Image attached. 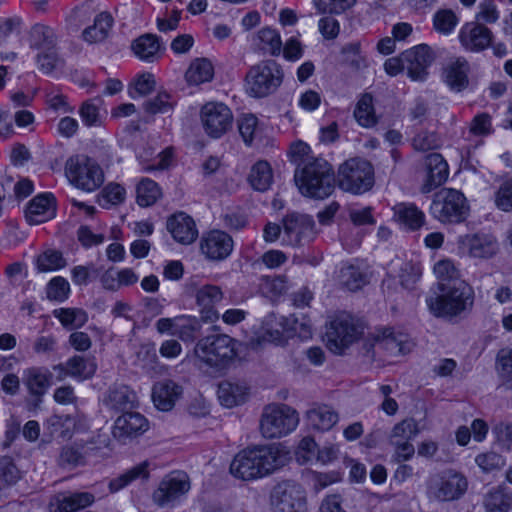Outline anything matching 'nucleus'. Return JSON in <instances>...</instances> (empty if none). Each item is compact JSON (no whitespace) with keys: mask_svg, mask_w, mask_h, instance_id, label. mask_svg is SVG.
<instances>
[{"mask_svg":"<svg viewBox=\"0 0 512 512\" xmlns=\"http://www.w3.org/2000/svg\"><path fill=\"white\" fill-rule=\"evenodd\" d=\"M290 161L296 166L294 181L303 196L325 199L335 189L332 165L324 158L315 156L310 146L299 140L290 145Z\"/></svg>","mask_w":512,"mask_h":512,"instance_id":"1","label":"nucleus"},{"mask_svg":"<svg viewBox=\"0 0 512 512\" xmlns=\"http://www.w3.org/2000/svg\"><path fill=\"white\" fill-rule=\"evenodd\" d=\"M284 463L285 457L279 445H257L237 453L230 464V472L238 479L251 481L271 475Z\"/></svg>","mask_w":512,"mask_h":512,"instance_id":"2","label":"nucleus"},{"mask_svg":"<svg viewBox=\"0 0 512 512\" xmlns=\"http://www.w3.org/2000/svg\"><path fill=\"white\" fill-rule=\"evenodd\" d=\"M442 294L426 297L429 311L436 317H456L470 310L474 302L472 288L464 281H455L452 285L441 284Z\"/></svg>","mask_w":512,"mask_h":512,"instance_id":"3","label":"nucleus"},{"mask_svg":"<svg viewBox=\"0 0 512 512\" xmlns=\"http://www.w3.org/2000/svg\"><path fill=\"white\" fill-rule=\"evenodd\" d=\"M284 77L281 66L274 60H263L251 66L245 77L246 92L256 98L274 93Z\"/></svg>","mask_w":512,"mask_h":512,"instance_id":"4","label":"nucleus"},{"mask_svg":"<svg viewBox=\"0 0 512 512\" xmlns=\"http://www.w3.org/2000/svg\"><path fill=\"white\" fill-rule=\"evenodd\" d=\"M65 174L72 185L86 192H93L104 183L101 166L86 155L69 157L65 163Z\"/></svg>","mask_w":512,"mask_h":512,"instance_id":"5","label":"nucleus"},{"mask_svg":"<svg viewBox=\"0 0 512 512\" xmlns=\"http://www.w3.org/2000/svg\"><path fill=\"white\" fill-rule=\"evenodd\" d=\"M196 356L211 367H225L236 357V341L226 334L208 335L198 341Z\"/></svg>","mask_w":512,"mask_h":512,"instance_id":"6","label":"nucleus"},{"mask_svg":"<svg viewBox=\"0 0 512 512\" xmlns=\"http://www.w3.org/2000/svg\"><path fill=\"white\" fill-rule=\"evenodd\" d=\"M430 212L442 223H461L468 216L469 205L462 192L444 188L434 195Z\"/></svg>","mask_w":512,"mask_h":512,"instance_id":"7","label":"nucleus"},{"mask_svg":"<svg viewBox=\"0 0 512 512\" xmlns=\"http://www.w3.org/2000/svg\"><path fill=\"white\" fill-rule=\"evenodd\" d=\"M299 416L295 409L285 405H268L260 419V432L266 439L281 438L296 429Z\"/></svg>","mask_w":512,"mask_h":512,"instance_id":"8","label":"nucleus"},{"mask_svg":"<svg viewBox=\"0 0 512 512\" xmlns=\"http://www.w3.org/2000/svg\"><path fill=\"white\" fill-rule=\"evenodd\" d=\"M338 183L343 191L363 194L374 185L373 166L364 159H349L339 167Z\"/></svg>","mask_w":512,"mask_h":512,"instance_id":"9","label":"nucleus"},{"mask_svg":"<svg viewBox=\"0 0 512 512\" xmlns=\"http://www.w3.org/2000/svg\"><path fill=\"white\" fill-rule=\"evenodd\" d=\"M363 334V327L347 313L337 315L326 332L327 347L335 354H343Z\"/></svg>","mask_w":512,"mask_h":512,"instance_id":"10","label":"nucleus"},{"mask_svg":"<svg viewBox=\"0 0 512 512\" xmlns=\"http://www.w3.org/2000/svg\"><path fill=\"white\" fill-rule=\"evenodd\" d=\"M468 489V480L460 472L448 470L439 477L431 479L427 487V496L437 502H450L460 499Z\"/></svg>","mask_w":512,"mask_h":512,"instance_id":"11","label":"nucleus"},{"mask_svg":"<svg viewBox=\"0 0 512 512\" xmlns=\"http://www.w3.org/2000/svg\"><path fill=\"white\" fill-rule=\"evenodd\" d=\"M364 349L374 359L380 351L389 356L406 354L410 350V344L407 335L395 333L391 328H382L365 341Z\"/></svg>","mask_w":512,"mask_h":512,"instance_id":"12","label":"nucleus"},{"mask_svg":"<svg viewBox=\"0 0 512 512\" xmlns=\"http://www.w3.org/2000/svg\"><path fill=\"white\" fill-rule=\"evenodd\" d=\"M190 487V480L185 472L172 471L162 478L152 498L159 507H173L186 496Z\"/></svg>","mask_w":512,"mask_h":512,"instance_id":"13","label":"nucleus"},{"mask_svg":"<svg viewBox=\"0 0 512 512\" xmlns=\"http://www.w3.org/2000/svg\"><path fill=\"white\" fill-rule=\"evenodd\" d=\"M283 238L286 245L301 246L312 241L316 234V224L312 216L299 212L288 213L282 220Z\"/></svg>","mask_w":512,"mask_h":512,"instance_id":"14","label":"nucleus"},{"mask_svg":"<svg viewBox=\"0 0 512 512\" xmlns=\"http://www.w3.org/2000/svg\"><path fill=\"white\" fill-rule=\"evenodd\" d=\"M272 512H306L304 492L292 481L278 483L270 493Z\"/></svg>","mask_w":512,"mask_h":512,"instance_id":"15","label":"nucleus"},{"mask_svg":"<svg viewBox=\"0 0 512 512\" xmlns=\"http://www.w3.org/2000/svg\"><path fill=\"white\" fill-rule=\"evenodd\" d=\"M201 123L205 133L211 138H220L227 133L233 123V114L223 103H206L200 112Z\"/></svg>","mask_w":512,"mask_h":512,"instance_id":"16","label":"nucleus"},{"mask_svg":"<svg viewBox=\"0 0 512 512\" xmlns=\"http://www.w3.org/2000/svg\"><path fill=\"white\" fill-rule=\"evenodd\" d=\"M232 237L222 230L204 233L200 240L201 253L211 261L225 260L233 251Z\"/></svg>","mask_w":512,"mask_h":512,"instance_id":"17","label":"nucleus"},{"mask_svg":"<svg viewBox=\"0 0 512 512\" xmlns=\"http://www.w3.org/2000/svg\"><path fill=\"white\" fill-rule=\"evenodd\" d=\"M402 61L412 80L424 81L428 75L427 69L434 61V54L428 45L420 44L403 52Z\"/></svg>","mask_w":512,"mask_h":512,"instance_id":"18","label":"nucleus"},{"mask_svg":"<svg viewBox=\"0 0 512 512\" xmlns=\"http://www.w3.org/2000/svg\"><path fill=\"white\" fill-rule=\"evenodd\" d=\"M166 228L173 239L183 245L193 243L198 237V229L192 217L178 212L167 219Z\"/></svg>","mask_w":512,"mask_h":512,"instance_id":"19","label":"nucleus"},{"mask_svg":"<svg viewBox=\"0 0 512 512\" xmlns=\"http://www.w3.org/2000/svg\"><path fill=\"white\" fill-rule=\"evenodd\" d=\"M148 429L147 419L138 412H124L114 423L113 436L120 441L137 437Z\"/></svg>","mask_w":512,"mask_h":512,"instance_id":"20","label":"nucleus"},{"mask_svg":"<svg viewBox=\"0 0 512 512\" xmlns=\"http://www.w3.org/2000/svg\"><path fill=\"white\" fill-rule=\"evenodd\" d=\"M461 44L470 51H481L492 41L491 31L484 25L470 22L462 26L459 32Z\"/></svg>","mask_w":512,"mask_h":512,"instance_id":"21","label":"nucleus"},{"mask_svg":"<svg viewBox=\"0 0 512 512\" xmlns=\"http://www.w3.org/2000/svg\"><path fill=\"white\" fill-rule=\"evenodd\" d=\"M427 176L422 186L423 193H429L442 185L448 178V164L442 155L431 153L426 157Z\"/></svg>","mask_w":512,"mask_h":512,"instance_id":"22","label":"nucleus"},{"mask_svg":"<svg viewBox=\"0 0 512 512\" xmlns=\"http://www.w3.org/2000/svg\"><path fill=\"white\" fill-rule=\"evenodd\" d=\"M182 387L176 382L166 379L154 384L152 399L155 406L162 411L171 410L182 395Z\"/></svg>","mask_w":512,"mask_h":512,"instance_id":"23","label":"nucleus"},{"mask_svg":"<svg viewBox=\"0 0 512 512\" xmlns=\"http://www.w3.org/2000/svg\"><path fill=\"white\" fill-rule=\"evenodd\" d=\"M196 303L202 308L201 312L206 321H215L219 313L213 307L223 299V292L216 285L206 284L196 290Z\"/></svg>","mask_w":512,"mask_h":512,"instance_id":"24","label":"nucleus"},{"mask_svg":"<svg viewBox=\"0 0 512 512\" xmlns=\"http://www.w3.org/2000/svg\"><path fill=\"white\" fill-rule=\"evenodd\" d=\"M306 420L313 430L325 432L331 430L339 421V415L331 406L317 404L306 411Z\"/></svg>","mask_w":512,"mask_h":512,"instance_id":"25","label":"nucleus"},{"mask_svg":"<svg viewBox=\"0 0 512 512\" xmlns=\"http://www.w3.org/2000/svg\"><path fill=\"white\" fill-rule=\"evenodd\" d=\"M470 66L465 58H457L449 62L443 71L446 85L455 92H460L468 87V74Z\"/></svg>","mask_w":512,"mask_h":512,"instance_id":"26","label":"nucleus"},{"mask_svg":"<svg viewBox=\"0 0 512 512\" xmlns=\"http://www.w3.org/2000/svg\"><path fill=\"white\" fill-rule=\"evenodd\" d=\"M53 197L43 194L34 197L25 210V217L29 224L36 225L51 219L54 216Z\"/></svg>","mask_w":512,"mask_h":512,"instance_id":"27","label":"nucleus"},{"mask_svg":"<svg viewBox=\"0 0 512 512\" xmlns=\"http://www.w3.org/2000/svg\"><path fill=\"white\" fill-rule=\"evenodd\" d=\"M52 374L45 367H30L23 372V382L29 393L41 398L51 385Z\"/></svg>","mask_w":512,"mask_h":512,"instance_id":"28","label":"nucleus"},{"mask_svg":"<svg viewBox=\"0 0 512 512\" xmlns=\"http://www.w3.org/2000/svg\"><path fill=\"white\" fill-rule=\"evenodd\" d=\"M248 390L244 383L224 381L218 386V399L221 405L232 408L243 404L247 400Z\"/></svg>","mask_w":512,"mask_h":512,"instance_id":"29","label":"nucleus"},{"mask_svg":"<svg viewBox=\"0 0 512 512\" xmlns=\"http://www.w3.org/2000/svg\"><path fill=\"white\" fill-rule=\"evenodd\" d=\"M150 470L151 462L145 460L112 479L109 483V489L111 492H118L137 480L147 481L150 477Z\"/></svg>","mask_w":512,"mask_h":512,"instance_id":"30","label":"nucleus"},{"mask_svg":"<svg viewBox=\"0 0 512 512\" xmlns=\"http://www.w3.org/2000/svg\"><path fill=\"white\" fill-rule=\"evenodd\" d=\"M131 48L140 60L154 62L160 57L162 44L156 35L144 34L132 42Z\"/></svg>","mask_w":512,"mask_h":512,"instance_id":"31","label":"nucleus"},{"mask_svg":"<svg viewBox=\"0 0 512 512\" xmlns=\"http://www.w3.org/2000/svg\"><path fill=\"white\" fill-rule=\"evenodd\" d=\"M393 211L396 220L408 230H418L425 222V214L414 204H397Z\"/></svg>","mask_w":512,"mask_h":512,"instance_id":"32","label":"nucleus"},{"mask_svg":"<svg viewBox=\"0 0 512 512\" xmlns=\"http://www.w3.org/2000/svg\"><path fill=\"white\" fill-rule=\"evenodd\" d=\"M104 402L111 409L125 411L134 407L136 394L126 385H117L108 390Z\"/></svg>","mask_w":512,"mask_h":512,"instance_id":"33","label":"nucleus"},{"mask_svg":"<svg viewBox=\"0 0 512 512\" xmlns=\"http://www.w3.org/2000/svg\"><path fill=\"white\" fill-rule=\"evenodd\" d=\"M57 35L51 27L37 23L33 25L28 34V44L30 49L40 51L57 46Z\"/></svg>","mask_w":512,"mask_h":512,"instance_id":"34","label":"nucleus"},{"mask_svg":"<svg viewBox=\"0 0 512 512\" xmlns=\"http://www.w3.org/2000/svg\"><path fill=\"white\" fill-rule=\"evenodd\" d=\"M66 367L70 378L77 381L91 379L97 371V364L94 357L74 355L66 360Z\"/></svg>","mask_w":512,"mask_h":512,"instance_id":"35","label":"nucleus"},{"mask_svg":"<svg viewBox=\"0 0 512 512\" xmlns=\"http://www.w3.org/2000/svg\"><path fill=\"white\" fill-rule=\"evenodd\" d=\"M468 247L469 254L475 258H491L499 250L496 238L485 234H476L470 237Z\"/></svg>","mask_w":512,"mask_h":512,"instance_id":"36","label":"nucleus"},{"mask_svg":"<svg viewBox=\"0 0 512 512\" xmlns=\"http://www.w3.org/2000/svg\"><path fill=\"white\" fill-rule=\"evenodd\" d=\"M94 500V495L89 492H76L69 495H59L55 499L57 505L56 512H76L90 506Z\"/></svg>","mask_w":512,"mask_h":512,"instance_id":"37","label":"nucleus"},{"mask_svg":"<svg viewBox=\"0 0 512 512\" xmlns=\"http://www.w3.org/2000/svg\"><path fill=\"white\" fill-rule=\"evenodd\" d=\"M214 68L206 58H196L189 65L185 78L191 85H200L213 79Z\"/></svg>","mask_w":512,"mask_h":512,"instance_id":"38","label":"nucleus"},{"mask_svg":"<svg viewBox=\"0 0 512 512\" xmlns=\"http://www.w3.org/2000/svg\"><path fill=\"white\" fill-rule=\"evenodd\" d=\"M113 25V18L109 13L98 14L92 26L87 27L83 33V39L88 43H97L106 39Z\"/></svg>","mask_w":512,"mask_h":512,"instance_id":"39","label":"nucleus"},{"mask_svg":"<svg viewBox=\"0 0 512 512\" xmlns=\"http://www.w3.org/2000/svg\"><path fill=\"white\" fill-rule=\"evenodd\" d=\"M248 181L256 191L264 192L268 190L273 182L270 164L263 160L256 162L250 170Z\"/></svg>","mask_w":512,"mask_h":512,"instance_id":"40","label":"nucleus"},{"mask_svg":"<svg viewBox=\"0 0 512 512\" xmlns=\"http://www.w3.org/2000/svg\"><path fill=\"white\" fill-rule=\"evenodd\" d=\"M485 512H509L511 498L500 486L491 488L483 498Z\"/></svg>","mask_w":512,"mask_h":512,"instance_id":"41","label":"nucleus"},{"mask_svg":"<svg viewBox=\"0 0 512 512\" xmlns=\"http://www.w3.org/2000/svg\"><path fill=\"white\" fill-rule=\"evenodd\" d=\"M36 66L44 74H51L54 70L63 66V59L59 54L58 45L49 49L36 51L34 57Z\"/></svg>","mask_w":512,"mask_h":512,"instance_id":"42","label":"nucleus"},{"mask_svg":"<svg viewBox=\"0 0 512 512\" xmlns=\"http://www.w3.org/2000/svg\"><path fill=\"white\" fill-rule=\"evenodd\" d=\"M55 318L65 327L69 329H77L86 324L88 315L81 308H59L53 311Z\"/></svg>","mask_w":512,"mask_h":512,"instance_id":"43","label":"nucleus"},{"mask_svg":"<svg viewBox=\"0 0 512 512\" xmlns=\"http://www.w3.org/2000/svg\"><path fill=\"white\" fill-rule=\"evenodd\" d=\"M35 264L39 272H52L64 268L67 261L61 251L47 249L37 256Z\"/></svg>","mask_w":512,"mask_h":512,"instance_id":"44","label":"nucleus"},{"mask_svg":"<svg viewBox=\"0 0 512 512\" xmlns=\"http://www.w3.org/2000/svg\"><path fill=\"white\" fill-rule=\"evenodd\" d=\"M257 46L264 53L279 55L282 49V41L279 33L269 27L262 28L256 36Z\"/></svg>","mask_w":512,"mask_h":512,"instance_id":"45","label":"nucleus"},{"mask_svg":"<svg viewBox=\"0 0 512 512\" xmlns=\"http://www.w3.org/2000/svg\"><path fill=\"white\" fill-rule=\"evenodd\" d=\"M102 105L103 100L100 97H95L82 103L79 114L84 125L93 127L102 124Z\"/></svg>","mask_w":512,"mask_h":512,"instance_id":"46","label":"nucleus"},{"mask_svg":"<svg viewBox=\"0 0 512 512\" xmlns=\"http://www.w3.org/2000/svg\"><path fill=\"white\" fill-rule=\"evenodd\" d=\"M137 203L141 207L153 205L161 196L158 184L149 178H143L136 187Z\"/></svg>","mask_w":512,"mask_h":512,"instance_id":"47","label":"nucleus"},{"mask_svg":"<svg viewBox=\"0 0 512 512\" xmlns=\"http://www.w3.org/2000/svg\"><path fill=\"white\" fill-rule=\"evenodd\" d=\"M354 117L365 128L373 127L377 123L371 95L365 94L361 97L354 110Z\"/></svg>","mask_w":512,"mask_h":512,"instance_id":"48","label":"nucleus"},{"mask_svg":"<svg viewBox=\"0 0 512 512\" xmlns=\"http://www.w3.org/2000/svg\"><path fill=\"white\" fill-rule=\"evenodd\" d=\"M458 23L459 17L451 9H440L433 15V27L443 35L451 34Z\"/></svg>","mask_w":512,"mask_h":512,"instance_id":"49","label":"nucleus"},{"mask_svg":"<svg viewBox=\"0 0 512 512\" xmlns=\"http://www.w3.org/2000/svg\"><path fill=\"white\" fill-rule=\"evenodd\" d=\"M201 328L200 321L193 316H177L175 336L182 341H193Z\"/></svg>","mask_w":512,"mask_h":512,"instance_id":"50","label":"nucleus"},{"mask_svg":"<svg viewBox=\"0 0 512 512\" xmlns=\"http://www.w3.org/2000/svg\"><path fill=\"white\" fill-rule=\"evenodd\" d=\"M419 427L416 420L407 418L397 423L390 434V442L412 441L419 434Z\"/></svg>","mask_w":512,"mask_h":512,"instance_id":"51","label":"nucleus"},{"mask_svg":"<svg viewBox=\"0 0 512 512\" xmlns=\"http://www.w3.org/2000/svg\"><path fill=\"white\" fill-rule=\"evenodd\" d=\"M70 294V284L62 276L53 277L46 285V296L55 302H64Z\"/></svg>","mask_w":512,"mask_h":512,"instance_id":"52","label":"nucleus"},{"mask_svg":"<svg viewBox=\"0 0 512 512\" xmlns=\"http://www.w3.org/2000/svg\"><path fill=\"white\" fill-rule=\"evenodd\" d=\"M340 282L350 291H356L366 284V276L359 268L348 265L340 270Z\"/></svg>","mask_w":512,"mask_h":512,"instance_id":"53","label":"nucleus"},{"mask_svg":"<svg viewBox=\"0 0 512 512\" xmlns=\"http://www.w3.org/2000/svg\"><path fill=\"white\" fill-rule=\"evenodd\" d=\"M83 446L78 443L66 445L61 449L58 463L61 467L70 468L83 464Z\"/></svg>","mask_w":512,"mask_h":512,"instance_id":"54","label":"nucleus"},{"mask_svg":"<svg viewBox=\"0 0 512 512\" xmlns=\"http://www.w3.org/2000/svg\"><path fill=\"white\" fill-rule=\"evenodd\" d=\"M175 101L167 92H159L153 99L147 100L143 108L149 114L168 113L173 110Z\"/></svg>","mask_w":512,"mask_h":512,"instance_id":"55","label":"nucleus"},{"mask_svg":"<svg viewBox=\"0 0 512 512\" xmlns=\"http://www.w3.org/2000/svg\"><path fill=\"white\" fill-rule=\"evenodd\" d=\"M239 133L246 145H251L258 134V119L253 114H244L237 121Z\"/></svg>","mask_w":512,"mask_h":512,"instance_id":"56","label":"nucleus"},{"mask_svg":"<svg viewBox=\"0 0 512 512\" xmlns=\"http://www.w3.org/2000/svg\"><path fill=\"white\" fill-rule=\"evenodd\" d=\"M421 276V267L412 261H400L398 277L404 288H411Z\"/></svg>","mask_w":512,"mask_h":512,"instance_id":"57","label":"nucleus"},{"mask_svg":"<svg viewBox=\"0 0 512 512\" xmlns=\"http://www.w3.org/2000/svg\"><path fill=\"white\" fill-rule=\"evenodd\" d=\"M155 88L154 76L150 73H145L138 76L133 84L129 86V96L133 99L137 97H144L151 93Z\"/></svg>","mask_w":512,"mask_h":512,"instance_id":"58","label":"nucleus"},{"mask_svg":"<svg viewBox=\"0 0 512 512\" xmlns=\"http://www.w3.org/2000/svg\"><path fill=\"white\" fill-rule=\"evenodd\" d=\"M475 463L485 473L499 470L504 466L503 457L493 451L480 453L475 458Z\"/></svg>","mask_w":512,"mask_h":512,"instance_id":"59","label":"nucleus"},{"mask_svg":"<svg viewBox=\"0 0 512 512\" xmlns=\"http://www.w3.org/2000/svg\"><path fill=\"white\" fill-rule=\"evenodd\" d=\"M72 419L68 415H52L47 419L48 429L51 435L62 438L70 437V424Z\"/></svg>","mask_w":512,"mask_h":512,"instance_id":"60","label":"nucleus"},{"mask_svg":"<svg viewBox=\"0 0 512 512\" xmlns=\"http://www.w3.org/2000/svg\"><path fill=\"white\" fill-rule=\"evenodd\" d=\"M433 271L441 282L458 281L459 271L451 260L444 259L436 262Z\"/></svg>","mask_w":512,"mask_h":512,"instance_id":"61","label":"nucleus"},{"mask_svg":"<svg viewBox=\"0 0 512 512\" xmlns=\"http://www.w3.org/2000/svg\"><path fill=\"white\" fill-rule=\"evenodd\" d=\"M318 446L312 437H304L298 445L296 451L297 461L300 464H306L316 458Z\"/></svg>","mask_w":512,"mask_h":512,"instance_id":"62","label":"nucleus"},{"mask_svg":"<svg viewBox=\"0 0 512 512\" xmlns=\"http://www.w3.org/2000/svg\"><path fill=\"white\" fill-rule=\"evenodd\" d=\"M495 204L504 212H512V179L500 185L495 195Z\"/></svg>","mask_w":512,"mask_h":512,"instance_id":"63","label":"nucleus"},{"mask_svg":"<svg viewBox=\"0 0 512 512\" xmlns=\"http://www.w3.org/2000/svg\"><path fill=\"white\" fill-rule=\"evenodd\" d=\"M497 369L506 380L512 379V349L503 348L497 354Z\"/></svg>","mask_w":512,"mask_h":512,"instance_id":"64","label":"nucleus"}]
</instances>
